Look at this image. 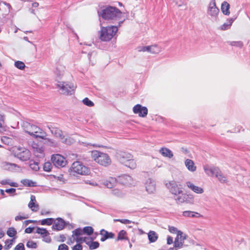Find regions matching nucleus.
<instances>
[{
	"label": "nucleus",
	"instance_id": "nucleus-1",
	"mask_svg": "<svg viewBox=\"0 0 250 250\" xmlns=\"http://www.w3.org/2000/svg\"><path fill=\"white\" fill-rule=\"evenodd\" d=\"M24 129L26 132L35 138H41L43 140H47L49 142L53 144L54 142L51 139L47 138V133L42 129L36 125L26 123L24 125Z\"/></svg>",
	"mask_w": 250,
	"mask_h": 250
},
{
	"label": "nucleus",
	"instance_id": "nucleus-2",
	"mask_svg": "<svg viewBox=\"0 0 250 250\" xmlns=\"http://www.w3.org/2000/svg\"><path fill=\"white\" fill-rule=\"evenodd\" d=\"M91 158L99 165L107 167L111 163L109 155L105 153L94 150L91 151Z\"/></svg>",
	"mask_w": 250,
	"mask_h": 250
},
{
	"label": "nucleus",
	"instance_id": "nucleus-3",
	"mask_svg": "<svg viewBox=\"0 0 250 250\" xmlns=\"http://www.w3.org/2000/svg\"><path fill=\"white\" fill-rule=\"evenodd\" d=\"M122 13L117 8L109 6L102 10L101 16L106 20H120Z\"/></svg>",
	"mask_w": 250,
	"mask_h": 250
},
{
	"label": "nucleus",
	"instance_id": "nucleus-4",
	"mask_svg": "<svg viewBox=\"0 0 250 250\" xmlns=\"http://www.w3.org/2000/svg\"><path fill=\"white\" fill-rule=\"evenodd\" d=\"M118 30V27L116 26L102 27L100 31V39L102 41H109L116 35Z\"/></svg>",
	"mask_w": 250,
	"mask_h": 250
},
{
	"label": "nucleus",
	"instance_id": "nucleus-5",
	"mask_svg": "<svg viewBox=\"0 0 250 250\" xmlns=\"http://www.w3.org/2000/svg\"><path fill=\"white\" fill-rule=\"evenodd\" d=\"M12 153L13 155L21 161H27L30 159V151L25 148L20 146L13 147Z\"/></svg>",
	"mask_w": 250,
	"mask_h": 250
},
{
	"label": "nucleus",
	"instance_id": "nucleus-6",
	"mask_svg": "<svg viewBox=\"0 0 250 250\" xmlns=\"http://www.w3.org/2000/svg\"><path fill=\"white\" fill-rule=\"evenodd\" d=\"M70 172L73 174L87 175L89 171L88 168L81 162L76 161L71 165Z\"/></svg>",
	"mask_w": 250,
	"mask_h": 250
},
{
	"label": "nucleus",
	"instance_id": "nucleus-7",
	"mask_svg": "<svg viewBox=\"0 0 250 250\" xmlns=\"http://www.w3.org/2000/svg\"><path fill=\"white\" fill-rule=\"evenodd\" d=\"M219 13V9L216 7L215 0H212L208 7L207 12L208 16H209L212 20H216Z\"/></svg>",
	"mask_w": 250,
	"mask_h": 250
},
{
	"label": "nucleus",
	"instance_id": "nucleus-8",
	"mask_svg": "<svg viewBox=\"0 0 250 250\" xmlns=\"http://www.w3.org/2000/svg\"><path fill=\"white\" fill-rule=\"evenodd\" d=\"M51 160L56 167H64L67 164V161L62 155L59 154H53Z\"/></svg>",
	"mask_w": 250,
	"mask_h": 250
},
{
	"label": "nucleus",
	"instance_id": "nucleus-9",
	"mask_svg": "<svg viewBox=\"0 0 250 250\" xmlns=\"http://www.w3.org/2000/svg\"><path fill=\"white\" fill-rule=\"evenodd\" d=\"M170 192L175 195L180 194L183 192L181 185H178L174 181H170L166 184Z\"/></svg>",
	"mask_w": 250,
	"mask_h": 250
},
{
	"label": "nucleus",
	"instance_id": "nucleus-10",
	"mask_svg": "<svg viewBox=\"0 0 250 250\" xmlns=\"http://www.w3.org/2000/svg\"><path fill=\"white\" fill-rule=\"evenodd\" d=\"M48 128L55 137L59 138L62 143H66L67 139L65 138L62 131L60 129L54 125H51Z\"/></svg>",
	"mask_w": 250,
	"mask_h": 250
},
{
	"label": "nucleus",
	"instance_id": "nucleus-11",
	"mask_svg": "<svg viewBox=\"0 0 250 250\" xmlns=\"http://www.w3.org/2000/svg\"><path fill=\"white\" fill-rule=\"evenodd\" d=\"M116 157L118 160L123 164L127 163L129 160L133 158V155L130 153L122 151L117 153Z\"/></svg>",
	"mask_w": 250,
	"mask_h": 250
},
{
	"label": "nucleus",
	"instance_id": "nucleus-12",
	"mask_svg": "<svg viewBox=\"0 0 250 250\" xmlns=\"http://www.w3.org/2000/svg\"><path fill=\"white\" fill-rule=\"evenodd\" d=\"M58 85L62 90V93L64 94H71L72 92H73L75 88L73 85L64 82L60 83Z\"/></svg>",
	"mask_w": 250,
	"mask_h": 250
},
{
	"label": "nucleus",
	"instance_id": "nucleus-13",
	"mask_svg": "<svg viewBox=\"0 0 250 250\" xmlns=\"http://www.w3.org/2000/svg\"><path fill=\"white\" fill-rule=\"evenodd\" d=\"M133 111L134 114H138L139 116L141 117H146L148 113L147 108L140 104H137L133 107Z\"/></svg>",
	"mask_w": 250,
	"mask_h": 250
},
{
	"label": "nucleus",
	"instance_id": "nucleus-14",
	"mask_svg": "<svg viewBox=\"0 0 250 250\" xmlns=\"http://www.w3.org/2000/svg\"><path fill=\"white\" fill-rule=\"evenodd\" d=\"M204 169L207 175L211 177L215 176L220 170V169L217 167L210 166L208 165H205L204 166Z\"/></svg>",
	"mask_w": 250,
	"mask_h": 250
},
{
	"label": "nucleus",
	"instance_id": "nucleus-15",
	"mask_svg": "<svg viewBox=\"0 0 250 250\" xmlns=\"http://www.w3.org/2000/svg\"><path fill=\"white\" fill-rule=\"evenodd\" d=\"M75 233L76 235H83L85 233L88 235H91L93 233V229L90 226L85 227L83 229L78 228L75 229Z\"/></svg>",
	"mask_w": 250,
	"mask_h": 250
},
{
	"label": "nucleus",
	"instance_id": "nucleus-16",
	"mask_svg": "<svg viewBox=\"0 0 250 250\" xmlns=\"http://www.w3.org/2000/svg\"><path fill=\"white\" fill-rule=\"evenodd\" d=\"M28 207L34 212H36L39 210V206L37 203L36 197L34 195H31L30 201L28 203Z\"/></svg>",
	"mask_w": 250,
	"mask_h": 250
},
{
	"label": "nucleus",
	"instance_id": "nucleus-17",
	"mask_svg": "<svg viewBox=\"0 0 250 250\" xmlns=\"http://www.w3.org/2000/svg\"><path fill=\"white\" fill-rule=\"evenodd\" d=\"M100 234L102 236L101 241L102 242H104L108 239H112L115 236V234L113 233L108 232L104 229H102L100 230Z\"/></svg>",
	"mask_w": 250,
	"mask_h": 250
},
{
	"label": "nucleus",
	"instance_id": "nucleus-18",
	"mask_svg": "<svg viewBox=\"0 0 250 250\" xmlns=\"http://www.w3.org/2000/svg\"><path fill=\"white\" fill-rule=\"evenodd\" d=\"M64 226L65 222L64 220L61 218H58L54 222L53 228L57 230H61L64 228Z\"/></svg>",
	"mask_w": 250,
	"mask_h": 250
},
{
	"label": "nucleus",
	"instance_id": "nucleus-19",
	"mask_svg": "<svg viewBox=\"0 0 250 250\" xmlns=\"http://www.w3.org/2000/svg\"><path fill=\"white\" fill-rule=\"evenodd\" d=\"M82 235H76L75 233V229L72 231V236L74 238V240L78 243L82 244L83 242H85L86 244L87 240H93L91 238L86 237H82Z\"/></svg>",
	"mask_w": 250,
	"mask_h": 250
},
{
	"label": "nucleus",
	"instance_id": "nucleus-20",
	"mask_svg": "<svg viewBox=\"0 0 250 250\" xmlns=\"http://www.w3.org/2000/svg\"><path fill=\"white\" fill-rule=\"evenodd\" d=\"M146 190L149 193H152L155 190V185L154 182L150 179H148L146 183Z\"/></svg>",
	"mask_w": 250,
	"mask_h": 250
},
{
	"label": "nucleus",
	"instance_id": "nucleus-21",
	"mask_svg": "<svg viewBox=\"0 0 250 250\" xmlns=\"http://www.w3.org/2000/svg\"><path fill=\"white\" fill-rule=\"evenodd\" d=\"M184 238H183L182 233L181 231L178 232V235L174 241V247L175 248H180L183 245Z\"/></svg>",
	"mask_w": 250,
	"mask_h": 250
},
{
	"label": "nucleus",
	"instance_id": "nucleus-22",
	"mask_svg": "<svg viewBox=\"0 0 250 250\" xmlns=\"http://www.w3.org/2000/svg\"><path fill=\"white\" fill-rule=\"evenodd\" d=\"M35 145L36 146H33L34 154L37 157H43L44 155L43 147L42 146H39L36 144Z\"/></svg>",
	"mask_w": 250,
	"mask_h": 250
},
{
	"label": "nucleus",
	"instance_id": "nucleus-23",
	"mask_svg": "<svg viewBox=\"0 0 250 250\" xmlns=\"http://www.w3.org/2000/svg\"><path fill=\"white\" fill-rule=\"evenodd\" d=\"M104 185L107 188H112L116 184V180L115 178L109 177L108 179L104 181Z\"/></svg>",
	"mask_w": 250,
	"mask_h": 250
},
{
	"label": "nucleus",
	"instance_id": "nucleus-24",
	"mask_svg": "<svg viewBox=\"0 0 250 250\" xmlns=\"http://www.w3.org/2000/svg\"><path fill=\"white\" fill-rule=\"evenodd\" d=\"M188 188L193 192L197 194H202L204 192V189L202 188L195 186L193 183L188 182Z\"/></svg>",
	"mask_w": 250,
	"mask_h": 250
},
{
	"label": "nucleus",
	"instance_id": "nucleus-25",
	"mask_svg": "<svg viewBox=\"0 0 250 250\" xmlns=\"http://www.w3.org/2000/svg\"><path fill=\"white\" fill-rule=\"evenodd\" d=\"M119 181L123 185H128L131 181V178L128 175H124L119 177Z\"/></svg>",
	"mask_w": 250,
	"mask_h": 250
},
{
	"label": "nucleus",
	"instance_id": "nucleus-26",
	"mask_svg": "<svg viewBox=\"0 0 250 250\" xmlns=\"http://www.w3.org/2000/svg\"><path fill=\"white\" fill-rule=\"evenodd\" d=\"M160 152L164 157H167L171 158L173 157V153L172 151L166 147H162L160 149Z\"/></svg>",
	"mask_w": 250,
	"mask_h": 250
},
{
	"label": "nucleus",
	"instance_id": "nucleus-27",
	"mask_svg": "<svg viewBox=\"0 0 250 250\" xmlns=\"http://www.w3.org/2000/svg\"><path fill=\"white\" fill-rule=\"evenodd\" d=\"M215 177H216L218 181L222 184L227 183L228 182L227 177L223 174L220 170H219L217 174L215 175Z\"/></svg>",
	"mask_w": 250,
	"mask_h": 250
},
{
	"label": "nucleus",
	"instance_id": "nucleus-28",
	"mask_svg": "<svg viewBox=\"0 0 250 250\" xmlns=\"http://www.w3.org/2000/svg\"><path fill=\"white\" fill-rule=\"evenodd\" d=\"M229 4L227 1H224L222 3L221 10L223 13L226 15H229L230 13L229 11Z\"/></svg>",
	"mask_w": 250,
	"mask_h": 250
},
{
	"label": "nucleus",
	"instance_id": "nucleus-29",
	"mask_svg": "<svg viewBox=\"0 0 250 250\" xmlns=\"http://www.w3.org/2000/svg\"><path fill=\"white\" fill-rule=\"evenodd\" d=\"M148 238L150 243H153L156 241L158 237L154 231H150L148 233Z\"/></svg>",
	"mask_w": 250,
	"mask_h": 250
},
{
	"label": "nucleus",
	"instance_id": "nucleus-30",
	"mask_svg": "<svg viewBox=\"0 0 250 250\" xmlns=\"http://www.w3.org/2000/svg\"><path fill=\"white\" fill-rule=\"evenodd\" d=\"M234 21V19L230 18L227 20V21L224 23L221 26V29L222 30H225L230 28L232 22Z\"/></svg>",
	"mask_w": 250,
	"mask_h": 250
},
{
	"label": "nucleus",
	"instance_id": "nucleus-31",
	"mask_svg": "<svg viewBox=\"0 0 250 250\" xmlns=\"http://www.w3.org/2000/svg\"><path fill=\"white\" fill-rule=\"evenodd\" d=\"M179 196L177 198V202L179 204L183 203L186 202L188 199V195L186 193H183V192L180 194H178Z\"/></svg>",
	"mask_w": 250,
	"mask_h": 250
},
{
	"label": "nucleus",
	"instance_id": "nucleus-32",
	"mask_svg": "<svg viewBox=\"0 0 250 250\" xmlns=\"http://www.w3.org/2000/svg\"><path fill=\"white\" fill-rule=\"evenodd\" d=\"M1 141L3 144L7 146H11L13 143V140L12 138L5 136L1 137Z\"/></svg>",
	"mask_w": 250,
	"mask_h": 250
},
{
	"label": "nucleus",
	"instance_id": "nucleus-33",
	"mask_svg": "<svg viewBox=\"0 0 250 250\" xmlns=\"http://www.w3.org/2000/svg\"><path fill=\"white\" fill-rule=\"evenodd\" d=\"M86 244L89 246L90 250H94L99 248L100 244L97 241H88L87 240Z\"/></svg>",
	"mask_w": 250,
	"mask_h": 250
},
{
	"label": "nucleus",
	"instance_id": "nucleus-34",
	"mask_svg": "<svg viewBox=\"0 0 250 250\" xmlns=\"http://www.w3.org/2000/svg\"><path fill=\"white\" fill-rule=\"evenodd\" d=\"M54 219L52 218H48L39 221V222L42 225H48L50 226L54 222Z\"/></svg>",
	"mask_w": 250,
	"mask_h": 250
},
{
	"label": "nucleus",
	"instance_id": "nucleus-35",
	"mask_svg": "<svg viewBox=\"0 0 250 250\" xmlns=\"http://www.w3.org/2000/svg\"><path fill=\"white\" fill-rule=\"evenodd\" d=\"M161 51L160 47L156 45L150 46L149 52L152 54H158Z\"/></svg>",
	"mask_w": 250,
	"mask_h": 250
},
{
	"label": "nucleus",
	"instance_id": "nucleus-36",
	"mask_svg": "<svg viewBox=\"0 0 250 250\" xmlns=\"http://www.w3.org/2000/svg\"><path fill=\"white\" fill-rule=\"evenodd\" d=\"M124 165L125 166H126L131 169H134L137 167V164H136V161L134 160L133 158H132L131 160H129L128 162H127V163H125V164H124Z\"/></svg>",
	"mask_w": 250,
	"mask_h": 250
},
{
	"label": "nucleus",
	"instance_id": "nucleus-37",
	"mask_svg": "<svg viewBox=\"0 0 250 250\" xmlns=\"http://www.w3.org/2000/svg\"><path fill=\"white\" fill-rule=\"evenodd\" d=\"M188 170L191 172H194L196 170V167L194 163L191 160H188Z\"/></svg>",
	"mask_w": 250,
	"mask_h": 250
},
{
	"label": "nucleus",
	"instance_id": "nucleus-38",
	"mask_svg": "<svg viewBox=\"0 0 250 250\" xmlns=\"http://www.w3.org/2000/svg\"><path fill=\"white\" fill-rule=\"evenodd\" d=\"M17 234V231L14 228H9L7 231V234L10 237L15 236Z\"/></svg>",
	"mask_w": 250,
	"mask_h": 250
},
{
	"label": "nucleus",
	"instance_id": "nucleus-39",
	"mask_svg": "<svg viewBox=\"0 0 250 250\" xmlns=\"http://www.w3.org/2000/svg\"><path fill=\"white\" fill-rule=\"evenodd\" d=\"M126 235V232L124 230H121L117 236V240H122L125 239Z\"/></svg>",
	"mask_w": 250,
	"mask_h": 250
},
{
	"label": "nucleus",
	"instance_id": "nucleus-40",
	"mask_svg": "<svg viewBox=\"0 0 250 250\" xmlns=\"http://www.w3.org/2000/svg\"><path fill=\"white\" fill-rule=\"evenodd\" d=\"M43 168L45 171L50 172L52 168L51 163L49 162H45L44 164Z\"/></svg>",
	"mask_w": 250,
	"mask_h": 250
},
{
	"label": "nucleus",
	"instance_id": "nucleus-41",
	"mask_svg": "<svg viewBox=\"0 0 250 250\" xmlns=\"http://www.w3.org/2000/svg\"><path fill=\"white\" fill-rule=\"evenodd\" d=\"M229 44L239 48H242L243 46V43L241 41L230 42Z\"/></svg>",
	"mask_w": 250,
	"mask_h": 250
},
{
	"label": "nucleus",
	"instance_id": "nucleus-42",
	"mask_svg": "<svg viewBox=\"0 0 250 250\" xmlns=\"http://www.w3.org/2000/svg\"><path fill=\"white\" fill-rule=\"evenodd\" d=\"M15 66L19 69L23 70L25 68V64L23 62L20 61L15 62Z\"/></svg>",
	"mask_w": 250,
	"mask_h": 250
},
{
	"label": "nucleus",
	"instance_id": "nucleus-43",
	"mask_svg": "<svg viewBox=\"0 0 250 250\" xmlns=\"http://www.w3.org/2000/svg\"><path fill=\"white\" fill-rule=\"evenodd\" d=\"M36 232L38 234H40L42 236V237L44 235L49 234V232L46 229L42 228H38L36 230Z\"/></svg>",
	"mask_w": 250,
	"mask_h": 250
},
{
	"label": "nucleus",
	"instance_id": "nucleus-44",
	"mask_svg": "<svg viewBox=\"0 0 250 250\" xmlns=\"http://www.w3.org/2000/svg\"><path fill=\"white\" fill-rule=\"evenodd\" d=\"M188 218L191 217V218H200L202 217V215H201L200 213L196 212H193L188 210Z\"/></svg>",
	"mask_w": 250,
	"mask_h": 250
},
{
	"label": "nucleus",
	"instance_id": "nucleus-45",
	"mask_svg": "<svg viewBox=\"0 0 250 250\" xmlns=\"http://www.w3.org/2000/svg\"><path fill=\"white\" fill-rule=\"evenodd\" d=\"M29 166L32 169L36 171H38L39 169V167L38 163L35 162L34 161L30 162Z\"/></svg>",
	"mask_w": 250,
	"mask_h": 250
},
{
	"label": "nucleus",
	"instance_id": "nucleus-46",
	"mask_svg": "<svg viewBox=\"0 0 250 250\" xmlns=\"http://www.w3.org/2000/svg\"><path fill=\"white\" fill-rule=\"evenodd\" d=\"M83 103L85 105H87L89 107L93 106L94 105V103L91 101H90L88 98H85L83 100Z\"/></svg>",
	"mask_w": 250,
	"mask_h": 250
},
{
	"label": "nucleus",
	"instance_id": "nucleus-47",
	"mask_svg": "<svg viewBox=\"0 0 250 250\" xmlns=\"http://www.w3.org/2000/svg\"><path fill=\"white\" fill-rule=\"evenodd\" d=\"M26 246L29 248L35 249L37 248V245L33 241H29L26 244Z\"/></svg>",
	"mask_w": 250,
	"mask_h": 250
},
{
	"label": "nucleus",
	"instance_id": "nucleus-48",
	"mask_svg": "<svg viewBox=\"0 0 250 250\" xmlns=\"http://www.w3.org/2000/svg\"><path fill=\"white\" fill-rule=\"evenodd\" d=\"M5 245L4 247H5V249H8L13 245V240L8 239L5 241Z\"/></svg>",
	"mask_w": 250,
	"mask_h": 250
},
{
	"label": "nucleus",
	"instance_id": "nucleus-49",
	"mask_svg": "<svg viewBox=\"0 0 250 250\" xmlns=\"http://www.w3.org/2000/svg\"><path fill=\"white\" fill-rule=\"evenodd\" d=\"M112 194L114 196L117 197H121L122 193V192L118 190V189H114L112 190Z\"/></svg>",
	"mask_w": 250,
	"mask_h": 250
},
{
	"label": "nucleus",
	"instance_id": "nucleus-50",
	"mask_svg": "<svg viewBox=\"0 0 250 250\" xmlns=\"http://www.w3.org/2000/svg\"><path fill=\"white\" fill-rule=\"evenodd\" d=\"M14 250H25L24 246L23 243H20L14 248Z\"/></svg>",
	"mask_w": 250,
	"mask_h": 250
},
{
	"label": "nucleus",
	"instance_id": "nucleus-51",
	"mask_svg": "<svg viewBox=\"0 0 250 250\" xmlns=\"http://www.w3.org/2000/svg\"><path fill=\"white\" fill-rule=\"evenodd\" d=\"M69 248L65 244H62L58 247V250H68Z\"/></svg>",
	"mask_w": 250,
	"mask_h": 250
},
{
	"label": "nucleus",
	"instance_id": "nucleus-52",
	"mask_svg": "<svg viewBox=\"0 0 250 250\" xmlns=\"http://www.w3.org/2000/svg\"><path fill=\"white\" fill-rule=\"evenodd\" d=\"M4 127V117L3 115L0 114V128Z\"/></svg>",
	"mask_w": 250,
	"mask_h": 250
},
{
	"label": "nucleus",
	"instance_id": "nucleus-53",
	"mask_svg": "<svg viewBox=\"0 0 250 250\" xmlns=\"http://www.w3.org/2000/svg\"><path fill=\"white\" fill-rule=\"evenodd\" d=\"M72 250H82L83 246L81 244L78 243L72 247Z\"/></svg>",
	"mask_w": 250,
	"mask_h": 250
},
{
	"label": "nucleus",
	"instance_id": "nucleus-54",
	"mask_svg": "<svg viewBox=\"0 0 250 250\" xmlns=\"http://www.w3.org/2000/svg\"><path fill=\"white\" fill-rule=\"evenodd\" d=\"M23 184L29 187L34 186V183L30 180H24L23 181Z\"/></svg>",
	"mask_w": 250,
	"mask_h": 250
},
{
	"label": "nucleus",
	"instance_id": "nucleus-55",
	"mask_svg": "<svg viewBox=\"0 0 250 250\" xmlns=\"http://www.w3.org/2000/svg\"><path fill=\"white\" fill-rule=\"evenodd\" d=\"M42 238H43V241L46 243H50L51 241V238L49 236V233L44 235Z\"/></svg>",
	"mask_w": 250,
	"mask_h": 250
},
{
	"label": "nucleus",
	"instance_id": "nucleus-56",
	"mask_svg": "<svg viewBox=\"0 0 250 250\" xmlns=\"http://www.w3.org/2000/svg\"><path fill=\"white\" fill-rule=\"evenodd\" d=\"M28 217V216H21V215H18L15 217V219L16 221H20L22 220L23 219H26Z\"/></svg>",
	"mask_w": 250,
	"mask_h": 250
},
{
	"label": "nucleus",
	"instance_id": "nucleus-57",
	"mask_svg": "<svg viewBox=\"0 0 250 250\" xmlns=\"http://www.w3.org/2000/svg\"><path fill=\"white\" fill-rule=\"evenodd\" d=\"M116 221L120 222L123 224H129L131 223V221L128 219H117Z\"/></svg>",
	"mask_w": 250,
	"mask_h": 250
},
{
	"label": "nucleus",
	"instance_id": "nucleus-58",
	"mask_svg": "<svg viewBox=\"0 0 250 250\" xmlns=\"http://www.w3.org/2000/svg\"><path fill=\"white\" fill-rule=\"evenodd\" d=\"M169 230L171 233H177V235H178V232L179 231V230H177L176 228L171 227L169 228Z\"/></svg>",
	"mask_w": 250,
	"mask_h": 250
},
{
	"label": "nucleus",
	"instance_id": "nucleus-59",
	"mask_svg": "<svg viewBox=\"0 0 250 250\" xmlns=\"http://www.w3.org/2000/svg\"><path fill=\"white\" fill-rule=\"evenodd\" d=\"M150 46H143L141 50H139V51L146 52L148 51L149 52Z\"/></svg>",
	"mask_w": 250,
	"mask_h": 250
},
{
	"label": "nucleus",
	"instance_id": "nucleus-60",
	"mask_svg": "<svg viewBox=\"0 0 250 250\" xmlns=\"http://www.w3.org/2000/svg\"><path fill=\"white\" fill-rule=\"evenodd\" d=\"M173 243V238L170 236H168L167 237V244L168 245H170Z\"/></svg>",
	"mask_w": 250,
	"mask_h": 250
},
{
	"label": "nucleus",
	"instance_id": "nucleus-61",
	"mask_svg": "<svg viewBox=\"0 0 250 250\" xmlns=\"http://www.w3.org/2000/svg\"><path fill=\"white\" fill-rule=\"evenodd\" d=\"M33 230V228L29 227L25 229V232L27 233H30L32 232Z\"/></svg>",
	"mask_w": 250,
	"mask_h": 250
},
{
	"label": "nucleus",
	"instance_id": "nucleus-62",
	"mask_svg": "<svg viewBox=\"0 0 250 250\" xmlns=\"http://www.w3.org/2000/svg\"><path fill=\"white\" fill-rule=\"evenodd\" d=\"M16 191V189L15 188H9V189H6L5 191L7 192V193H13L14 192H15Z\"/></svg>",
	"mask_w": 250,
	"mask_h": 250
},
{
	"label": "nucleus",
	"instance_id": "nucleus-63",
	"mask_svg": "<svg viewBox=\"0 0 250 250\" xmlns=\"http://www.w3.org/2000/svg\"><path fill=\"white\" fill-rule=\"evenodd\" d=\"M188 203H193V196L188 194Z\"/></svg>",
	"mask_w": 250,
	"mask_h": 250
},
{
	"label": "nucleus",
	"instance_id": "nucleus-64",
	"mask_svg": "<svg viewBox=\"0 0 250 250\" xmlns=\"http://www.w3.org/2000/svg\"><path fill=\"white\" fill-rule=\"evenodd\" d=\"M60 239H61L60 241L61 242H64L66 240V238H65V236L64 235H61L60 236Z\"/></svg>",
	"mask_w": 250,
	"mask_h": 250
}]
</instances>
